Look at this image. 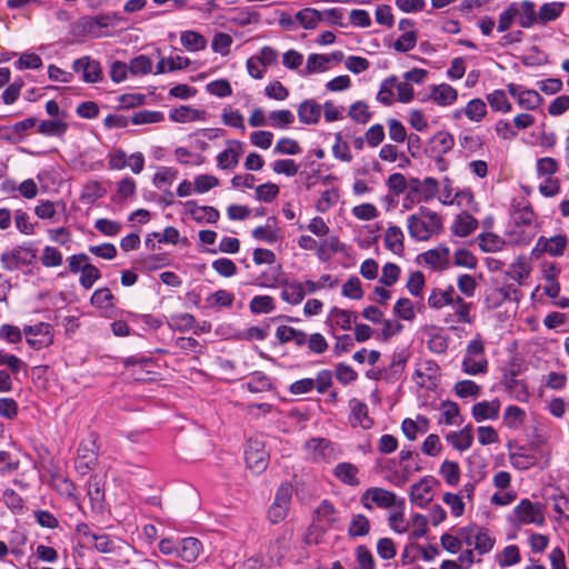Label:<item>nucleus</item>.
I'll list each match as a JSON object with an SVG mask.
<instances>
[{"mask_svg":"<svg viewBox=\"0 0 569 569\" xmlns=\"http://www.w3.org/2000/svg\"><path fill=\"white\" fill-rule=\"evenodd\" d=\"M247 467L254 473L262 472L269 460L264 443L258 439H250L244 451Z\"/></svg>","mask_w":569,"mask_h":569,"instance_id":"obj_14","label":"nucleus"},{"mask_svg":"<svg viewBox=\"0 0 569 569\" xmlns=\"http://www.w3.org/2000/svg\"><path fill=\"white\" fill-rule=\"evenodd\" d=\"M114 296L109 288H99L91 296V305L101 310H108L113 307Z\"/></svg>","mask_w":569,"mask_h":569,"instance_id":"obj_58","label":"nucleus"},{"mask_svg":"<svg viewBox=\"0 0 569 569\" xmlns=\"http://www.w3.org/2000/svg\"><path fill=\"white\" fill-rule=\"evenodd\" d=\"M457 397L476 399L480 396L481 388L472 380L458 381L453 387Z\"/></svg>","mask_w":569,"mask_h":569,"instance_id":"obj_61","label":"nucleus"},{"mask_svg":"<svg viewBox=\"0 0 569 569\" xmlns=\"http://www.w3.org/2000/svg\"><path fill=\"white\" fill-rule=\"evenodd\" d=\"M350 422L352 427H361L368 429L372 425L371 418L368 416V407L366 403L356 399L350 401Z\"/></svg>","mask_w":569,"mask_h":569,"instance_id":"obj_36","label":"nucleus"},{"mask_svg":"<svg viewBox=\"0 0 569 569\" xmlns=\"http://www.w3.org/2000/svg\"><path fill=\"white\" fill-rule=\"evenodd\" d=\"M283 280L281 266H272L257 278V284L262 288H277L283 283Z\"/></svg>","mask_w":569,"mask_h":569,"instance_id":"obj_41","label":"nucleus"},{"mask_svg":"<svg viewBox=\"0 0 569 569\" xmlns=\"http://www.w3.org/2000/svg\"><path fill=\"white\" fill-rule=\"evenodd\" d=\"M68 129L67 122L62 118L43 120L38 126V131L47 137H61Z\"/></svg>","mask_w":569,"mask_h":569,"instance_id":"obj_45","label":"nucleus"},{"mask_svg":"<svg viewBox=\"0 0 569 569\" xmlns=\"http://www.w3.org/2000/svg\"><path fill=\"white\" fill-rule=\"evenodd\" d=\"M292 486L282 483L276 492L274 500L268 510V518L272 523L281 522L288 515L292 499Z\"/></svg>","mask_w":569,"mask_h":569,"instance_id":"obj_9","label":"nucleus"},{"mask_svg":"<svg viewBox=\"0 0 569 569\" xmlns=\"http://www.w3.org/2000/svg\"><path fill=\"white\" fill-rule=\"evenodd\" d=\"M36 257L37 250L32 246L22 244L2 253L1 262L4 269L13 271L30 264Z\"/></svg>","mask_w":569,"mask_h":569,"instance_id":"obj_12","label":"nucleus"},{"mask_svg":"<svg viewBox=\"0 0 569 569\" xmlns=\"http://www.w3.org/2000/svg\"><path fill=\"white\" fill-rule=\"evenodd\" d=\"M459 198H466L468 200L471 199V193L469 191L456 192L451 181L449 179H445L442 181L441 188L438 190V199L442 204L450 206L456 202Z\"/></svg>","mask_w":569,"mask_h":569,"instance_id":"obj_43","label":"nucleus"},{"mask_svg":"<svg viewBox=\"0 0 569 569\" xmlns=\"http://www.w3.org/2000/svg\"><path fill=\"white\" fill-rule=\"evenodd\" d=\"M180 42L190 52L202 51L207 48V39L193 30H186L180 33Z\"/></svg>","mask_w":569,"mask_h":569,"instance_id":"obj_39","label":"nucleus"},{"mask_svg":"<svg viewBox=\"0 0 569 569\" xmlns=\"http://www.w3.org/2000/svg\"><path fill=\"white\" fill-rule=\"evenodd\" d=\"M509 460L511 466L518 470H527L538 462L535 455L528 453L523 449L510 452Z\"/></svg>","mask_w":569,"mask_h":569,"instance_id":"obj_51","label":"nucleus"},{"mask_svg":"<svg viewBox=\"0 0 569 569\" xmlns=\"http://www.w3.org/2000/svg\"><path fill=\"white\" fill-rule=\"evenodd\" d=\"M459 536H461L463 545L472 546L479 555L489 553L496 545L495 535L489 529L477 525L460 528Z\"/></svg>","mask_w":569,"mask_h":569,"instance_id":"obj_4","label":"nucleus"},{"mask_svg":"<svg viewBox=\"0 0 569 569\" xmlns=\"http://www.w3.org/2000/svg\"><path fill=\"white\" fill-rule=\"evenodd\" d=\"M298 118L301 123L317 124L320 121L322 107L315 100H306L298 107Z\"/></svg>","mask_w":569,"mask_h":569,"instance_id":"obj_34","label":"nucleus"},{"mask_svg":"<svg viewBox=\"0 0 569 569\" xmlns=\"http://www.w3.org/2000/svg\"><path fill=\"white\" fill-rule=\"evenodd\" d=\"M458 90L449 83L442 82L428 87L427 100L439 107L446 108L453 106L458 100Z\"/></svg>","mask_w":569,"mask_h":569,"instance_id":"obj_18","label":"nucleus"},{"mask_svg":"<svg viewBox=\"0 0 569 569\" xmlns=\"http://www.w3.org/2000/svg\"><path fill=\"white\" fill-rule=\"evenodd\" d=\"M517 290L511 286L491 288L486 292L485 303L488 309H497L505 301L512 299L511 295H517Z\"/></svg>","mask_w":569,"mask_h":569,"instance_id":"obj_32","label":"nucleus"},{"mask_svg":"<svg viewBox=\"0 0 569 569\" xmlns=\"http://www.w3.org/2000/svg\"><path fill=\"white\" fill-rule=\"evenodd\" d=\"M511 517L513 523L518 526H541L545 522V512L542 506L539 502H532L529 499H522L513 508Z\"/></svg>","mask_w":569,"mask_h":569,"instance_id":"obj_6","label":"nucleus"},{"mask_svg":"<svg viewBox=\"0 0 569 569\" xmlns=\"http://www.w3.org/2000/svg\"><path fill=\"white\" fill-rule=\"evenodd\" d=\"M478 228V220L467 212L457 214L450 226L453 236L465 238L470 236Z\"/></svg>","mask_w":569,"mask_h":569,"instance_id":"obj_28","label":"nucleus"},{"mask_svg":"<svg viewBox=\"0 0 569 569\" xmlns=\"http://www.w3.org/2000/svg\"><path fill=\"white\" fill-rule=\"evenodd\" d=\"M565 4L562 2H548L543 3L538 12V22L545 24L549 21L556 20L563 11Z\"/></svg>","mask_w":569,"mask_h":569,"instance_id":"obj_55","label":"nucleus"},{"mask_svg":"<svg viewBox=\"0 0 569 569\" xmlns=\"http://www.w3.org/2000/svg\"><path fill=\"white\" fill-rule=\"evenodd\" d=\"M401 429L409 440H415L418 435L426 433L429 430V419L421 415L417 416L416 419H405Z\"/></svg>","mask_w":569,"mask_h":569,"instance_id":"obj_37","label":"nucleus"},{"mask_svg":"<svg viewBox=\"0 0 569 569\" xmlns=\"http://www.w3.org/2000/svg\"><path fill=\"white\" fill-rule=\"evenodd\" d=\"M98 459L93 441L82 442L78 448L77 468L86 473L93 468Z\"/></svg>","mask_w":569,"mask_h":569,"instance_id":"obj_30","label":"nucleus"},{"mask_svg":"<svg viewBox=\"0 0 569 569\" xmlns=\"http://www.w3.org/2000/svg\"><path fill=\"white\" fill-rule=\"evenodd\" d=\"M440 482L432 476H426L413 483L410 489V500L416 506L423 508L432 501Z\"/></svg>","mask_w":569,"mask_h":569,"instance_id":"obj_8","label":"nucleus"},{"mask_svg":"<svg viewBox=\"0 0 569 569\" xmlns=\"http://www.w3.org/2000/svg\"><path fill=\"white\" fill-rule=\"evenodd\" d=\"M399 30L402 34L393 41V49L400 52H406L416 47L417 34L415 23L410 19H401L399 21Z\"/></svg>","mask_w":569,"mask_h":569,"instance_id":"obj_24","label":"nucleus"},{"mask_svg":"<svg viewBox=\"0 0 569 569\" xmlns=\"http://www.w3.org/2000/svg\"><path fill=\"white\" fill-rule=\"evenodd\" d=\"M439 411V423H443L446 426H455L459 423L458 418L460 409L456 402L450 400L442 401L440 403Z\"/></svg>","mask_w":569,"mask_h":569,"instance_id":"obj_52","label":"nucleus"},{"mask_svg":"<svg viewBox=\"0 0 569 569\" xmlns=\"http://www.w3.org/2000/svg\"><path fill=\"white\" fill-rule=\"evenodd\" d=\"M439 182L433 178H426L421 182H416L410 187L407 197L403 199V207L410 208V204L421 199L428 201L438 194Z\"/></svg>","mask_w":569,"mask_h":569,"instance_id":"obj_15","label":"nucleus"},{"mask_svg":"<svg viewBox=\"0 0 569 569\" xmlns=\"http://www.w3.org/2000/svg\"><path fill=\"white\" fill-rule=\"evenodd\" d=\"M446 440L456 450L460 452L467 451L473 443V427L467 425L458 431H450L447 433Z\"/></svg>","mask_w":569,"mask_h":569,"instance_id":"obj_27","label":"nucleus"},{"mask_svg":"<svg viewBox=\"0 0 569 569\" xmlns=\"http://www.w3.org/2000/svg\"><path fill=\"white\" fill-rule=\"evenodd\" d=\"M338 522V512L333 505L323 500L315 511L313 523L321 530L326 531Z\"/></svg>","mask_w":569,"mask_h":569,"instance_id":"obj_25","label":"nucleus"},{"mask_svg":"<svg viewBox=\"0 0 569 569\" xmlns=\"http://www.w3.org/2000/svg\"><path fill=\"white\" fill-rule=\"evenodd\" d=\"M295 121V116L290 110H274L268 114V124L273 128H287Z\"/></svg>","mask_w":569,"mask_h":569,"instance_id":"obj_63","label":"nucleus"},{"mask_svg":"<svg viewBox=\"0 0 569 569\" xmlns=\"http://www.w3.org/2000/svg\"><path fill=\"white\" fill-rule=\"evenodd\" d=\"M462 371L469 376L483 375L488 371L485 345L480 338L469 341L461 363Z\"/></svg>","mask_w":569,"mask_h":569,"instance_id":"obj_5","label":"nucleus"},{"mask_svg":"<svg viewBox=\"0 0 569 569\" xmlns=\"http://www.w3.org/2000/svg\"><path fill=\"white\" fill-rule=\"evenodd\" d=\"M305 457L315 462H325L335 459L333 445L325 438H312L303 445Z\"/></svg>","mask_w":569,"mask_h":569,"instance_id":"obj_13","label":"nucleus"},{"mask_svg":"<svg viewBox=\"0 0 569 569\" xmlns=\"http://www.w3.org/2000/svg\"><path fill=\"white\" fill-rule=\"evenodd\" d=\"M178 177V170L172 167H159L153 176V184L161 189L170 187Z\"/></svg>","mask_w":569,"mask_h":569,"instance_id":"obj_59","label":"nucleus"},{"mask_svg":"<svg viewBox=\"0 0 569 569\" xmlns=\"http://www.w3.org/2000/svg\"><path fill=\"white\" fill-rule=\"evenodd\" d=\"M296 21L305 29H316L322 20V13L313 8H305L298 11L295 16Z\"/></svg>","mask_w":569,"mask_h":569,"instance_id":"obj_47","label":"nucleus"},{"mask_svg":"<svg viewBox=\"0 0 569 569\" xmlns=\"http://www.w3.org/2000/svg\"><path fill=\"white\" fill-rule=\"evenodd\" d=\"M501 402L495 398L476 402L471 408V416L476 422L497 420L500 413Z\"/></svg>","mask_w":569,"mask_h":569,"instance_id":"obj_22","label":"nucleus"},{"mask_svg":"<svg viewBox=\"0 0 569 569\" xmlns=\"http://www.w3.org/2000/svg\"><path fill=\"white\" fill-rule=\"evenodd\" d=\"M508 91L522 109L536 110L542 103V98L536 90L526 89L519 84L510 83L508 86Z\"/></svg>","mask_w":569,"mask_h":569,"instance_id":"obj_19","label":"nucleus"},{"mask_svg":"<svg viewBox=\"0 0 569 569\" xmlns=\"http://www.w3.org/2000/svg\"><path fill=\"white\" fill-rule=\"evenodd\" d=\"M455 146V138L447 131H439L431 139V149L437 154L449 152Z\"/></svg>","mask_w":569,"mask_h":569,"instance_id":"obj_50","label":"nucleus"},{"mask_svg":"<svg viewBox=\"0 0 569 569\" xmlns=\"http://www.w3.org/2000/svg\"><path fill=\"white\" fill-rule=\"evenodd\" d=\"M428 305L433 309L451 306L455 312L452 319L447 322L471 323L473 320L470 315L471 305L456 295L452 286H448L446 289L435 288L428 297Z\"/></svg>","mask_w":569,"mask_h":569,"instance_id":"obj_1","label":"nucleus"},{"mask_svg":"<svg viewBox=\"0 0 569 569\" xmlns=\"http://www.w3.org/2000/svg\"><path fill=\"white\" fill-rule=\"evenodd\" d=\"M250 311L254 315L270 313L274 311L276 305L271 296H254L249 303Z\"/></svg>","mask_w":569,"mask_h":569,"instance_id":"obj_57","label":"nucleus"},{"mask_svg":"<svg viewBox=\"0 0 569 569\" xmlns=\"http://www.w3.org/2000/svg\"><path fill=\"white\" fill-rule=\"evenodd\" d=\"M439 476L448 486L456 487L461 479V470L456 461L445 460L439 467Z\"/></svg>","mask_w":569,"mask_h":569,"instance_id":"obj_44","label":"nucleus"},{"mask_svg":"<svg viewBox=\"0 0 569 569\" xmlns=\"http://www.w3.org/2000/svg\"><path fill=\"white\" fill-rule=\"evenodd\" d=\"M413 381L420 388L433 390L439 382V367L433 360H421L417 363L412 376Z\"/></svg>","mask_w":569,"mask_h":569,"instance_id":"obj_10","label":"nucleus"},{"mask_svg":"<svg viewBox=\"0 0 569 569\" xmlns=\"http://www.w3.org/2000/svg\"><path fill=\"white\" fill-rule=\"evenodd\" d=\"M280 287H282V300L290 305H299L303 300L307 292L305 283L296 280L289 282L284 279Z\"/></svg>","mask_w":569,"mask_h":569,"instance_id":"obj_35","label":"nucleus"},{"mask_svg":"<svg viewBox=\"0 0 569 569\" xmlns=\"http://www.w3.org/2000/svg\"><path fill=\"white\" fill-rule=\"evenodd\" d=\"M335 476L346 485L357 486L359 485V479L357 477L358 468L349 462H342L335 467L333 470Z\"/></svg>","mask_w":569,"mask_h":569,"instance_id":"obj_49","label":"nucleus"},{"mask_svg":"<svg viewBox=\"0 0 569 569\" xmlns=\"http://www.w3.org/2000/svg\"><path fill=\"white\" fill-rule=\"evenodd\" d=\"M407 227L412 238L427 241L442 231L443 223L437 212L421 208L408 218Z\"/></svg>","mask_w":569,"mask_h":569,"instance_id":"obj_2","label":"nucleus"},{"mask_svg":"<svg viewBox=\"0 0 569 569\" xmlns=\"http://www.w3.org/2000/svg\"><path fill=\"white\" fill-rule=\"evenodd\" d=\"M243 153V144L239 140H228L226 148L217 156V166L222 170H232Z\"/></svg>","mask_w":569,"mask_h":569,"instance_id":"obj_20","label":"nucleus"},{"mask_svg":"<svg viewBox=\"0 0 569 569\" xmlns=\"http://www.w3.org/2000/svg\"><path fill=\"white\" fill-rule=\"evenodd\" d=\"M466 117L472 122H480L487 116V106L482 99H471L465 107Z\"/></svg>","mask_w":569,"mask_h":569,"instance_id":"obj_53","label":"nucleus"},{"mask_svg":"<svg viewBox=\"0 0 569 569\" xmlns=\"http://www.w3.org/2000/svg\"><path fill=\"white\" fill-rule=\"evenodd\" d=\"M23 333L26 336L27 343L36 350L47 348L53 342L52 327L46 322L27 326L23 328Z\"/></svg>","mask_w":569,"mask_h":569,"instance_id":"obj_11","label":"nucleus"},{"mask_svg":"<svg viewBox=\"0 0 569 569\" xmlns=\"http://www.w3.org/2000/svg\"><path fill=\"white\" fill-rule=\"evenodd\" d=\"M233 39L226 32H218L213 36L211 41V49L213 52L227 57L231 51Z\"/></svg>","mask_w":569,"mask_h":569,"instance_id":"obj_64","label":"nucleus"},{"mask_svg":"<svg viewBox=\"0 0 569 569\" xmlns=\"http://www.w3.org/2000/svg\"><path fill=\"white\" fill-rule=\"evenodd\" d=\"M331 57L320 53H311L307 58L306 67L302 74L308 76L317 72H323L329 69Z\"/></svg>","mask_w":569,"mask_h":569,"instance_id":"obj_46","label":"nucleus"},{"mask_svg":"<svg viewBox=\"0 0 569 569\" xmlns=\"http://www.w3.org/2000/svg\"><path fill=\"white\" fill-rule=\"evenodd\" d=\"M526 419V411L522 408L513 405L506 407L502 415L503 426L511 430H519L522 428Z\"/></svg>","mask_w":569,"mask_h":569,"instance_id":"obj_38","label":"nucleus"},{"mask_svg":"<svg viewBox=\"0 0 569 569\" xmlns=\"http://www.w3.org/2000/svg\"><path fill=\"white\" fill-rule=\"evenodd\" d=\"M495 561L500 568L512 567L521 561L519 547L516 545L506 546L495 555Z\"/></svg>","mask_w":569,"mask_h":569,"instance_id":"obj_42","label":"nucleus"},{"mask_svg":"<svg viewBox=\"0 0 569 569\" xmlns=\"http://www.w3.org/2000/svg\"><path fill=\"white\" fill-rule=\"evenodd\" d=\"M531 266L525 257H518L509 267V277L521 284L530 274Z\"/></svg>","mask_w":569,"mask_h":569,"instance_id":"obj_48","label":"nucleus"},{"mask_svg":"<svg viewBox=\"0 0 569 569\" xmlns=\"http://www.w3.org/2000/svg\"><path fill=\"white\" fill-rule=\"evenodd\" d=\"M361 502L367 509H388L391 507V493L381 488H369L361 496Z\"/></svg>","mask_w":569,"mask_h":569,"instance_id":"obj_26","label":"nucleus"},{"mask_svg":"<svg viewBox=\"0 0 569 569\" xmlns=\"http://www.w3.org/2000/svg\"><path fill=\"white\" fill-rule=\"evenodd\" d=\"M539 224L531 209L523 208L515 212L509 224L508 237L517 244H528L538 233Z\"/></svg>","mask_w":569,"mask_h":569,"instance_id":"obj_3","label":"nucleus"},{"mask_svg":"<svg viewBox=\"0 0 569 569\" xmlns=\"http://www.w3.org/2000/svg\"><path fill=\"white\" fill-rule=\"evenodd\" d=\"M505 246V240L492 232L481 233L479 236V247L485 252H497Z\"/></svg>","mask_w":569,"mask_h":569,"instance_id":"obj_60","label":"nucleus"},{"mask_svg":"<svg viewBox=\"0 0 569 569\" xmlns=\"http://www.w3.org/2000/svg\"><path fill=\"white\" fill-rule=\"evenodd\" d=\"M356 319L352 311L335 307L329 311L326 322L331 329L349 330Z\"/></svg>","mask_w":569,"mask_h":569,"instance_id":"obj_31","label":"nucleus"},{"mask_svg":"<svg viewBox=\"0 0 569 569\" xmlns=\"http://www.w3.org/2000/svg\"><path fill=\"white\" fill-rule=\"evenodd\" d=\"M184 213L197 223H216L219 218V211L211 206H199L196 201H187L183 204Z\"/></svg>","mask_w":569,"mask_h":569,"instance_id":"obj_21","label":"nucleus"},{"mask_svg":"<svg viewBox=\"0 0 569 569\" xmlns=\"http://www.w3.org/2000/svg\"><path fill=\"white\" fill-rule=\"evenodd\" d=\"M104 194L106 189L99 181H90L87 184H84L80 194V200L83 203L92 204L97 200L101 199Z\"/></svg>","mask_w":569,"mask_h":569,"instance_id":"obj_54","label":"nucleus"},{"mask_svg":"<svg viewBox=\"0 0 569 569\" xmlns=\"http://www.w3.org/2000/svg\"><path fill=\"white\" fill-rule=\"evenodd\" d=\"M567 243L568 239L565 234H556L549 238L540 237L532 248L531 254L539 257L547 253L551 257H560L563 254Z\"/></svg>","mask_w":569,"mask_h":569,"instance_id":"obj_16","label":"nucleus"},{"mask_svg":"<svg viewBox=\"0 0 569 569\" xmlns=\"http://www.w3.org/2000/svg\"><path fill=\"white\" fill-rule=\"evenodd\" d=\"M169 119L176 123L203 122L207 119V112L192 106H180L169 111Z\"/></svg>","mask_w":569,"mask_h":569,"instance_id":"obj_23","label":"nucleus"},{"mask_svg":"<svg viewBox=\"0 0 569 569\" xmlns=\"http://www.w3.org/2000/svg\"><path fill=\"white\" fill-rule=\"evenodd\" d=\"M443 503L450 509V513L455 518H460L465 515L466 505L463 496L453 492H445L442 496Z\"/></svg>","mask_w":569,"mask_h":569,"instance_id":"obj_56","label":"nucleus"},{"mask_svg":"<svg viewBox=\"0 0 569 569\" xmlns=\"http://www.w3.org/2000/svg\"><path fill=\"white\" fill-rule=\"evenodd\" d=\"M487 100L495 111L507 113L511 110V103L503 90H493L487 94Z\"/></svg>","mask_w":569,"mask_h":569,"instance_id":"obj_62","label":"nucleus"},{"mask_svg":"<svg viewBox=\"0 0 569 569\" xmlns=\"http://www.w3.org/2000/svg\"><path fill=\"white\" fill-rule=\"evenodd\" d=\"M518 23L522 28H531L538 22V13L536 12L535 3L530 0H523L520 2H512Z\"/></svg>","mask_w":569,"mask_h":569,"instance_id":"obj_29","label":"nucleus"},{"mask_svg":"<svg viewBox=\"0 0 569 569\" xmlns=\"http://www.w3.org/2000/svg\"><path fill=\"white\" fill-rule=\"evenodd\" d=\"M72 70L76 73H81V80L87 83H96L103 78L100 63L89 56L76 59L72 62Z\"/></svg>","mask_w":569,"mask_h":569,"instance_id":"obj_17","label":"nucleus"},{"mask_svg":"<svg viewBox=\"0 0 569 569\" xmlns=\"http://www.w3.org/2000/svg\"><path fill=\"white\" fill-rule=\"evenodd\" d=\"M202 551L201 542L193 537L183 538L178 542L177 556L183 561L193 562Z\"/></svg>","mask_w":569,"mask_h":569,"instance_id":"obj_33","label":"nucleus"},{"mask_svg":"<svg viewBox=\"0 0 569 569\" xmlns=\"http://www.w3.org/2000/svg\"><path fill=\"white\" fill-rule=\"evenodd\" d=\"M417 261L420 266L433 271H443L451 264L450 249L446 244H439L420 253L417 257Z\"/></svg>","mask_w":569,"mask_h":569,"instance_id":"obj_7","label":"nucleus"},{"mask_svg":"<svg viewBox=\"0 0 569 569\" xmlns=\"http://www.w3.org/2000/svg\"><path fill=\"white\" fill-rule=\"evenodd\" d=\"M191 61L188 57L174 56L168 58H161L157 64L156 74L166 72H172L177 70L186 69L190 66Z\"/></svg>","mask_w":569,"mask_h":569,"instance_id":"obj_40","label":"nucleus"}]
</instances>
